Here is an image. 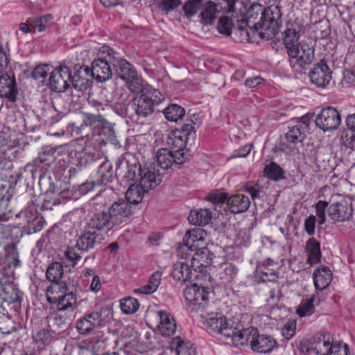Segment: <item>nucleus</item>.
Returning <instances> with one entry per match:
<instances>
[{
  "label": "nucleus",
  "instance_id": "nucleus-3",
  "mask_svg": "<svg viewBox=\"0 0 355 355\" xmlns=\"http://www.w3.org/2000/svg\"><path fill=\"white\" fill-rule=\"evenodd\" d=\"M72 132L81 137L91 139L95 135H112L113 125L101 114L89 112L82 113V121L80 124L73 123Z\"/></svg>",
  "mask_w": 355,
  "mask_h": 355
},
{
  "label": "nucleus",
  "instance_id": "nucleus-42",
  "mask_svg": "<svg viewBox=\"0 0 355 355\" xmlns=\"http://www.w3.org/2000/svg\"><path fill=\"white\" fill-rule=\"evenodd\" d=\"M164 114L168 121L178 122L184 116L185 110L178 104H171L164 109Z\"/></svg>",
  "mask_w": 355,
  "mask_h": 355
},
{
  "label": "nucleus",
  "instance_id": "nucleus-16",
  "mask_svg": "<svg viewBox=\"0 0 355 355\" xmlns=\"http://www.w3.org/2000/svg\"><path fill=\"white\" fill-rule=\"evenodd\" d=\"M159 320L157 329L164 336H170L175 334L177 324L173 316L167 311L160 310L156 312Z\"/></svg>",
  "mask_w": 355,
  "mask_h": 355
},
{
  "label": "nucleus",
  "instance_id": "nucleus-43",
  "mask_svg": "<svg viewBox=\"0 0 355 355\" xmlns=\"http://www.w3.org/2000/svg\"><path fill=\"white\" fill-rule=\"evenodd\" d=\"M284 42L287 49V53L300 46L299 34L294 28H288L284 31Z\"/></svg>",
  "mask_w": 355,
  "mask_h": 355
},
{
  "label": "nucleus",
  "instance_id": "nucleus-41",
  "mask_svg": "<svg viewBox=\"0 0 355 355\" xmlns=\"http://www.w3.org/2000/svg\"><path fill=\"white\" fill-rule=\"evenodd\" d=\"M202 12H200L201 20L204 24H212L216 19V14L217 12V6L211 1H208L201 8Z\"/></svg>",
  "mask_w": 355,
  "mask_h": 355
},
{
  "label": "nucleus",
  "instance_id": "nucleus-20",
  "mask_svg": "<svg viewBox=\"0 0 355 355\" xmlns=\"http://www.w3.org/2000/svg\"><path fill=\"white\" fill-rule=\"evenodd\" d=\"M251 343V349L259 353H268L276 346L277 343L271 336L259 334L257 329V334L253 336Z\"/></svg>",
  "mask_w": 355,
  "mask_h": 355
},
{
  "label": "nucleus",
  "instance_id": "nucleus-7",
  "mask_svg": "<svg viewBox=\"0 0 355 355\" xmlns=\"http://www.w3.org/2000/svg\"><path fill=\"white\" fill-rule=\"evenodd\" d=\"M184 295L192 311H201L202 313L207 309L209 293L204 287L193 284L184 290Z\"/></svg>",
  "mask_w": 355,
  "mask_h": 355
},
{
  "label": "nucleus",
  "instance_id": "nucleus-28",
  "mask_svg": "<svg viewBox=\"0 0 355 355\" xmlns=\"http://www.w3.org/2000/svg\"><path fill=\"white\" fill-rule=\"evenodd\" d=\"M70 291L71 289L67 286L66 282L64 280L52 282L46 290V295L47 300L49 303L53 304V302L58 301L60 297Z\"/></svg>",
  "mask_w": 355,
  "mask_h": 355
},
{
  "label": "nucleus",
  "instance_id": "nucleus-47",
  "mask_svg": "<svg viewBox=\"0 0 355 355\" xmlns=\"http://www.w3.org/2000/svg\"><path fill=\"white\" fill-rule=\"evenodd\" d=\"M202 6V0H188L182 6L184 15L190 19L197 14Z\"/></svg>",
  "mask_w": 355,
  "mask_h": 355
},
{
  "label": "nucleus",
  "instance_id": "nucleus-24",
  "mask_svg": "<svg viewBox=\"0 0 355 355\" xmlns=\"http://www.w3.org/2000/svg\"><path fill=\"white\" fill-rule=\"evenodd\" d=\"M187 137L185 133H182L179 130L171 132L166 139V144L175 154H184L183 150L187 143Z\"/></svg>",
  "mask_w": 355,
  "mask_h": 355
},
{
  "label": "nucleus",
  "instance_id": "nucleus-52",
  "mask_svg": "<svg viewBox=\"0 0 355 355\" xmlns=\"http://www.w3.org/2000/svg\"><path fill=\"white\" fill-rule=\"evenodd\" d=\"M124 80H125L126 85L131 92H138L139 91L141 92L143 89H141V80L137 71L135 72V74H131L128 78H125Z\"/></svg>",
  "mask_w": 355,
  "mask_h": 355
},
{
  "label": "nucleus",
  "instance_id": "nucleus-64",
  "mask_svg": "<svg viewBox=\"0 0 355 355\" xmlns=\"http://www.w3.org/2000/svg\"><path fill=\"white\" fill-rule=\"evenodd\" d=\"M53 321L60 329H64L69 325L70 320L64 317L60 313H58L54 316Z\"/></svg>",
  "mask_w": 355,
  "mask_h": 355
},
{
  "label": "nucleus",
  "instance_id": "nucleus-44",
  "mask_svg": "<svg viewBox=\"0 0 355 355\" xmlns=\"http://www.w3.org/2000/svg\"><path fill=\"white\" fill-rule=\"evenodd\" d=\"M218 275L220 279V284H227L233 281L236 275V268L232 264L223 265L218 272Z\"/></svg>",
  "mask_w": 355,
  "mask_h": 355
},
{
  "label": "nucleus",
  "instance_id": "nucleus-23",
  "mask_svg": "<svg viewBox=\"0 0 355 355\" xmlns=\"http://www.w3.org/2000/svg\"><path fill=\"white\" fill-rule=\"evenodd\" d=\"M211 256L209 252L204 248L197 250L191 260V266L196 272H202L209 266L211 261Z\"/></svg>",
  "mask_w": 355,
  "mask_h": 355
},
{
  "label": "nucleus",
  "instance_id": "nucleus-12",
  "mask_svg": "<svg viewBox=\"0 0 355 355\" xmlns=\"http://www.w3.org/2000/svg\"><path fill=\"white\" fill-rule=\"evenodd\" d=\"M351 200H342L340 202H334L328 207V214L330 218L336 222H345L349 220L353 216Z\"/></svg>",
  "mask_w": 355,
  "mask_h": 355
},
{
  "label": "nucleus",
  "instance_id": "nucleus-22",
  "mask_svg": "<svg viewBox=\"0 0 355 355\" xmlns=\"http://www.w3.org/2000/svg\"><path fill=\"white\" fill-rule=\"evenodd\" d=\"M301 128L302 127L297 125L291 127L282 138V145L290 149L295 148L296 145L301 143L306 136V132Z\"/></svg>",
  "mask_w": 355,
  "mask_h": 355
},
{
  "label": "nucleus",
  "instance_id": "nucleus-36",
  "mask_svg": "<svg viewBox=\"0 0 355 355\" xmlns=\"http://www.w3.org/2000/svg\"><path fill=\"white\" fill-rule=\"evenodd\" d=\"M191 266L183 261H178L173 266V277L179 282H187L191 279L192 269Z\"/></svg>",
  "mask_w": 355,
  "mask_h": 355
},
{
  "label": "nucleus",
  "instance_id": "nucleus-29",
  "mask_svg": "<svg viewBox=\"0 0 355 355\" xmlns=\"http://www.w3.org/2000/svg\"><path fill=\"white\" fill-rule=\"evenodd\" d=\"M332 281V272L326 266H322L314 270L313 282L317 290H324L330 284Z\"/></svg>",
  "mask_w": 355,
  "mask_h": 355
},
{
  "label": "nucleus",
  "instance_id": "nucleus-56",
  "mask_svg": "<svg viewBox=\"0 0 355 355\" xmlns=\"http://www.w3.org/2000/svg\"><path fill=\"white\" fill-rule=\"evenodd\" d=\"M64 257L68 263L73 267H74L81 259L80 254L76 251L75 245L67 248L64 252Z\"/></svg>",
  "mask_w": 355,
  "mask_h": 355
},
{
  "label": "nucleus",
  "instance_id": "nucleus-18",
  "mask_svg": "<svg viewBox=\"0 0 355 355\" xmlns=\"http://www.w3.org/2000/svg\"><path fill=\"white\" fill-rule=\"evenodd\" d=\"M112 67L119 78L122 80L128 78L136 71L134 67L126 60L121 58L117 53L112 50Z\"/></svg>",
  "mask_w": 355,
  "mask_h": 355
},
{
  "label": "nucleus",
  "instance_id": "nucleus-13",
  "mask_svg": "<svg viewBox=\"0 0 355 355\" xmlns=\"http://www.w3.org/2000/svg\"><path fill=\"white\" fill-rule=\"evenodd\" d=\"M186 160L184 154H175L172 150L161 148L156 153L155 164L162 169H168L173 166L180 165Z\"/></svg>",
  "mask_w": 355,
  "mask_h": 355
},
{
  "label": "nucleus",
  "instance_id": "nucleus-25",
  "mask_svg": "<svg viewBox=\"0 0 355 355\" xmlns=\"http://www.w3.org/2000/svg\"><path fill=\"white\" fill-rule=\"evenodd\" d=\"M21 217L24 218L25 223L30 232L40 231L44 226L43 218L34 209H28L21 213Z\"/></svg>",
  "mask_w": 355,
  "mask_h": 355
},
{
  "label": "nucleus",
  "instance_id": "nucleus-62",
  "mask_svg": "<svg viewBox=\"0 0 355 355\" xmlns=\"http://www.w3.org/2000/svg\"><path fill=\"white\" fill-rule=\"evenodd\" d=\"M316 218L313 215L309 216L304 221V230L309 235L315 233Z\"/></svg>",
  "mask_w": 355,
  "mask_h": 355
},
{
  "label": "nucleus",
  "instance_id": "nucleus-39",
  "mask_svg": "<svg viewBox=\"0 0 355 355\" xmlns=\"http://www.w3.org/2000/svg\"><path fill=\"white\" fill-rule=\"evenodd\" d=\"M27 22L35 31L42 32L52 25L53 16L48 14L39 17H29L27 19Z\"/></svg>",
  "mask_w": 355,
  "mask_h": 355
},
{
  "label": "nucleus",
  "instance_id": "nucleus-34",
  "mask_svg": "<svg viewBox=\"0 0 355 355\" xmlns=\"http://www.w3.org/2000/svg\"><path fill=\"white\" fill-rule=\"evenodd\" d=\"M305 250L308 256L307 262L309 264L313 265L320 261V243L314 237L309 238L306 241Z\"/></svg>",
  "mask_w": 355,
  "mask_h": 355
},
{
  "label": "nucleus",
  "instance_id": "nucleus-21",
  "mask_svg": "<svg viewBox=\"0 0 355 355\" xmlns=\"http://www.w3.org/2000/svg\"><path fill=\"white\" fill-rule=\"evenodd\" d=\"M90 68L87 66H80L74 74L71 75V86L78 91L85 92L90 86L89 79Z\"/></svg>",
  "mask_w": 355,
  "mask_h": 355
},
{
  "label": "nucleus",
  "instance_id": "nucleus-45",
  "mask_svg": "<svg viewBox=\"0 0 355 355\" xmlns=\"http://www.w3.org/2000/svg\"><path fill=\"white\" fill-rule=\"evenodd\" d=\"M33 339L39 345H48L55 340L54 332L42 329L33 335Z\"/></svg>",
  "mask_w": 355,
  "mask_h": 355
},
{
  "label": "nucleus",
  "instance_id": "nucleus-8",
  "mask_svg": "<svg viewBox=\"0 0 355 355\" xmlns=\"http://www.w3.org/2000/svg\"><path fill=\"white\" fill-rule=\"evenodd\" d=\"M128 178L139 181L140 187L146 192L156 187L161 182V179L154 171L148 168L142 169L140 164H135L129 171Z\"/></svg>",
  "mask_w": 355,
  "mask_h": 355
},
{
  "label": "nucleus",
  "instance_id": "nucleus-2",
  "mask_svg": "<svg viewBox=\"0 0 355 355\" xmlns=\"http://www.w3.org/2000/svg\"><path fill=\"white\" fill-rule=\"evenodd\" d=\"M246 21L242 24L248 26L262 40H271L279 32L282 24V13L278 6L264 7L254 2L246 12Z\"/></svg>",
  "mask_w": 355,
  "mask_h": 355
},
{
  "label": "nucleus",
  "instance_id": "nucleus-33",
  "mask_svg": "<svg viewBox=\"0 0 355 355\" xmlns=\"http://www.w3.org/2000/svg\"><path fill=\"white\" fill-rule=\"evenodd\" d=\"M114 178V170L112 163L105 160L98 167L96 173V182L99 185H105L111 182Z\"/></svg>",
  "mask_w": 355,
  "mask_h": 355
},
{
  "label": "nucleus",
  "instance_id": "nucleus-49",
  "mask_svg": "<svg viewBox=\"0 0 355 355\" xmlns=\"http://www.w3.org/2000/svg\"><path fill=\"white\" fill-rule=\"evenodd\" d=\"M263 172L264 175L272 180L278 181L284 178L282 169L274 162L266 165Z\"/></svg>",
  "mask_w": 355,
  "mask_h": 355
},
{
  "label": "nucleus",
  "instance_id": "nucleus-61",
  "mask_svg": "<svg viewBox=\"0 0 355 355\" xmlns=\"http://www.w3.org/2000/svg\"><path fill=\"white\" fill-rule=\"evenodd\" d=\"M226 199L227 196H225V194L219 191L211 193L206 198V200H209L213 204L223 203L226 200Z\"/></svg>",
  "mask_w": 355,
  "mask_h": 355
},
{
  "label": "nucleus",
  "instance_id": "nucleus-58",
  "mask_svg": "<svg viewBox=\"0 0 355 355\" xmlns=\"http://www.w3.org/2000/svg\"><path fill=\"white\" fill-rule=\"evenodd\" d=\"M296 322L293 320L287 321L282 329V335L287 340L295 334Z\"/></svg>",
  "mask_w": 355,
  "mask_h": 355
},
{
  "label": "nucleus",
  "instance_id": "nucleus-51",
  "mask_svg": "<svg viewBox=\"0 0 355 355\" xmlns=\"http://www.w3.org/2000/svg\"><path fill=\"white\" fill-rule=\"evenodd\" d=\"M270 266H272V265H262L259 266L261 279L263 282H275L278 277V273L276 270L270 268Z\"/></svg>",
  "mask_w": 355,
  "mask_h": 355
},
{
  "label": "nucleus",
  "instance_id": "nucleus-19",
  "mask_svg": "<svg viewBox=\"0 0 355 355\" xmlns=\"http://www.w3.org/2000/svg\"><path fill=\"white\" fill-rule=\"evenodd\" d=\"M17 94V89L15 77L7 73L0 76V97L14 102L16 100Z\"/></svg>",
  "mask_w": 355,
  "mask_h": 355
},
{
  "label": "nucleus",
  "instance_id": "nucleus-15",
  "mask_svg": "<svg viewBox=\"0 0 355 355\" xmlns=\"http://www.w3.org/2000/svg\"><path fill=\"white\" fill-rule=\"evenodd\" d=\"M98 240L100 238L98 232L87 228L85 225V230L77 236L75 247L80 252H87L95 247Z\"/></svg>",
  "mask_w": 355,
  "mask_h": 355
},
{
  "label": "nucleus",
  "instance_id": "nucleus-38",
  "mask_svg": "<svg viewBox=\"0 0 355 355\" xmlns=\"http://www.w3.org/2000/svg\"><path fill=\"white\" fill-rule=\"evenodd\" d=\"M161 279L162 272L157 271L150 276L147 284L135 290V292L146 295L152 294L157 290Z\"/></svg>",
  "mask_w": 355,
  "mask_h": 355
},
{
  "label": "nucleus",
  "instance_id": "nucleus-54",
  "mask_svg": "<svg viewBox=\"0 0 355 355\" xmlns=\"http://www.w3.org/2000/svg\"><path fill=\"white\" fill-rule=\"evenodd\" d=\"M51 67L49 64H40L34 68L31 76L35 80L44 79L49 73L51 74Z\"/></svg>",
  "mask_w": 355,
  "mask_h": 355
},
{
  "label": "nucleus",
  "instance_id": "nucleus-59",
  "mask_svg": "<svg viewBox=\"0 0 355 355\" xmlns=\"http://www.w3.org/2000/svg\"><path fill=\"white\" fill-rule=\"evenodd\" d=\"M219 33L230 35L231 34L232 23L229 18L226 16L219 19L218 26Z\"/></svg>",
  "mask_w": 355,
  "mask_h": 355
},
{
  "label": "nucleus",
  "instance_id": "nucleus-14",
  "mask_svg": "<svg viewBox=\"0 0 355 355\" xmlns=\"http://www.w3.org/2000/svg\"><path fill=\"white\" fill-rule=\"evenodd\" d=\"M332 71L324 60L314 65L309 73L311 81L318 87H325L331 81Z\"/></svg>",
  "mask_w": 355,
  "mask_h": 355
},
{
  "label": "nucleus",
  "instance_id": "nucleus-63",
  "mask_svg": "<svg viewBox=\"0 0 355 355\" xmlns=\"http://www.w3.org/2000/svg\"><path fill=\"white\" fill-rule=\"evenodd\" d=\"M349 347L347 344L334 343L333 349L329 355H348Z\"/></svg>",
  "mask_w": 355,
  "mask_h": 355
},
{
  "label": "nucleus",
  "instance_id": "nucleus-5",
  "mask_svg": "<svg viewBox=\"0 0 355 355\" xmlns=\"http://www.w3.org/2000/svg\"><path fill=\"white\" fill-rule=\"evenodd\" d=\"M103 56L94 60L90 69L91 76L99 83H104L112 76V49L103 46Z\"/></svg>",
  "mask_w": 355,
  "mask_h": 355
},
{
  "label": "nucleus",
  "instance_id": "nucleus-17",
  "mask_svg": "<svg viewBox=\"0 0 355 355\" xmlns=\"http://www.w3.org/2000/svg\"><path fill=\"white\" fill-rule=\"evenodd\" d=\"M206 236L207 233L204 230L195 227L186 232L182 243L188 250L193 251L203 248Z\"/></svg>",
  "mask_w": 355,
  "mask_h": 355
},
{
  "label": "nucleus",
  "instance_id": "nucleus-57",
  "mask_svg": "<svg viewBox=\"0 0 355 355\" xmlns=\"http://www.w3.org/2000/svg\"><path fill=\"white\" fill-rule=\"evenodd\" d=\"M261 189L259 184L252 182L246 183L243 187V190L250 195L252 200L260 198Z\"/></svg>",
  "mask_w": 355,
  "mask_h": 355
},
{
  "label": "nucleus",
  "instance_id": "nucleus-53",
  "mask_svg": "<svg viewBox=\"0 0 355 355\" xmlns=\"http://www.w3.org/2000/svg\"><path fill=\"white\" fill-rule=\"evenodd\" d=\"M181 3V0H159L158 7L162 12L167 14L178 8Z\"/></svg>",
  "mask_w": 355,
  "mask_h": 355
},
{
  "label": "nucleus",
  "instance_id": "nucleus-30",
  "mask_svg": "<svg viewBox=\"0 0 355 355\" xmlns=\"http://www.w3.org/2000/svg\"><path fill=\"white\" fill-rule=\"evenodd\" d=\"M171 351L175 350L177 355H196V348L188 340H184L179 336L174 338L170 345Z\"/></svg>",
  "mask_w": 355,
  "mask_h": 355
},
{
  "label": "nucleus",
  "instance_id": "nucleus-37",
  "mask_svg": "<svg viewBox=\"0 0 355 355\" xmlns=\"http://www.w3.org/2000/svg\"><path fill=\"white\" fill-rule=\"evenodd\" d=\"M211 219V213L207 209L191 211L188 217V220L191 224L198 226H203L208 224Z\"/></svg>",
  "mask_w": 355,
  "mask_h": 355
},
{
  "label": "nucleus",
  "instance_id": "nucleus-60",
  "mask_svg": "<svg viewBox=\"0 0 355 355\" xmlns=\"http://www.w3.org/2000/svg\"><path fill=\"white\" fill-rule=\"evenodd\" d=\"M328 207L327 201L320 200L316 204V216L318 218V223L322 225L325 223V211Z\"/></svg>",
  "mask_w": 355,
  "mask_h": 355
},
{
  "label": "nucleus",
  "instance_id": "nucleus-9",
  "mask_svg": "<svg viewBox=\"0 0 355 355\" xmlns=\"http://www.w3.org/2000/svg\"><path fill=\"white\" fill-rule=\"evenodd\" d=\"M49 85L52 90L63 92L71 86V70L65 65L55 68L49 77Z\"/></svg>",
  "mask_w": 355,
  "mask_h": 355
},
{
  "label": "nucleus",
  "instance_id": "nucleus-35",
  "mask_svg": "<svg viewBox=\"0 0 355 355\" xmlns=\"http://www.w3.org/2000/svg\"><path fill=\"white\" fill-rule=\"evenodd\" d=\"M56 304L57 309L59 311H73L77 306V297L76 295L70 291L63 295L58 301L53 302Z\"/></svg>",
  "mask_w": 355,
  "mask_h": 355
},
{
  "label": "nucleus",
  "instance_id": "nucleus-50",
  "mask_svg": "<svg viewBox=\"0 0 355 355\" xmlns=\"http://www.w3.org/2000/svg\"><path fill=\"white\" fill-rule=\"evenodd\" d=\"M313 301V297L302 300L296 311L297 313L300 317L309 316L313 314L315 311Z\"/></svg>",
  "mask_w": 355,
  "mask_h": 355
},
{
  "label": "nucleus",
  "instance_id": "nucleus-6",
  "mask_svg": "<svg viewBox=\"0 0 355 355\" xmlns=\"http://www.w3.org/2000/svg\"><path fill=\"white\" fill-rule=\"evenodd\" d=\"M201 315L204 318L203 323L209 333L228 337L232 332V328L229 327L225 317L220 313H209L205 310Z\"/></svg>",
  "mask_w": 355,
  "mask_h": 355
},
{
  "label": "nucleus",
  "instance_id": "nucleus-40",
  "mask_svg": "<svg viewBox=\"0 0 355 355\" xmlns=\"http://www.w3.org/2000/svg\"><path fill=\"white\" fill-rule=\"evenodd\" d=\"M146 192L138 185H131L125 193V200L128 205L132 208L131 205H138L143 199L144 193Z\"/></svg>",
  "mask_w": 355,
  "mask_h": 355
},
{
  "label": "nucleus",
  "instance_id": "nucleus-10",
  "mask_svg": "<svg viewBox=\"0 0 355 355\" xmlns=\"http://www.w3.org/2000/svg\"><path fill=\"white\" fill-rule=\"evenodd\" d=\"M315 121L317 127L325 132L337 129L341 123V117L336 108L327 107L322 109Z\"/></svg>",
  "mask_w": 355,
  "mask_h": 355
},
{
  "label": "nucleus",
  "instance_id": "nucleus-31",
  "mask_svg": "<svg viewBox=\"0 0 355 355\" xmlns=\"http://www.w3.org/2000/svg\"><path fill=\"white\" fill-rule=\"evenodd\" d=\"M94 328L104 327L110 322L112 314L107 307H101L99 311H94L87 314Z\"/></svg>",
  "mask_w": 355,
  "mask_h": 355
},
{
  "label": "nucleus",
  "instance_id": "nucleus-1",
  "mask_svg": "<svg viewBox=\"0 0 355 355\" xmlns=\"http://www.w3.org/2000/svg\"><path fill=\"white\" fill-rule=\"evenodd\" d=\"M87 212L85 225L97 232H105L116 230L120 225L127 223L132 214V209L122 199L107 207L97 198H92L83 208Z\"/></svg>",
  "mask_w": 355,
  "mask_h": 355
},
{
  "label": "nucleus",
  "instance_id": "nucleus-26",
  "mask_svg": "<svg viewBox=\"0 0 355 355\" xmlns=\"http://www.w3.org/2000/svg\"><path fill=\"white\" fill-rule=\"evenodd\" d=\"M255 334H257V329L252 327L237 331L232 329V332L227 338H230L235 345H245L248 344L251 345L252 339H254L253 336Z\"/></svg>",
  "mask_w": 355,
  "mask_h": 355
},
{
  "label": "nucleus",
  "instance_id": "nucleus-46",
  "mask_svg": "<svg viewBox=\"0 0 355 355\" xmlns=\"http://www.w3.org/2000/svg\"><path fill=\"white\" fill-rule=\"evenodd\" d=\"M63 275L62 266L58 263L55 262L51 263L46 270V278L51 282L61 281Z\"/></svg>",
  "mask_w": 355,
  "mask_h": 355
},
{
  "label": "nucleus",
  "instance_id": "nucleus-27",
  "mask_svg": "<svg viewBox=\"0 0 355 355\" xmlns=\"http://www.w3.org/2000/svg\"><path fill=\"white\" fill-rule=\"evenodd\" d=\"M227 205L232 213L240 214L248 209L250 201L249 198L243 194H236L227 199Z\"/></svg>",
  "mask_w": 355,
  "mask_h": 355
},
{
  "label": "nucleus",
  "instance_id": "nucleus-48",
  "mask_svg": "<svg viewBox=\"0 0 355 355\" xmlns=\"http://www.w3.org/2000/svg\"><path fill=\"white\" fill-rule=\"evenodd\" d=\"M120 306L121 311L124 313L132 314L138 310L139 303L137 299L132 297H128L121 300Z\"/></svg>",
  "mask_w": 355,
  "mask_h": 355
},
{
  "label": "nucleus",
  "instance_id": "nucleus-4",
  "mask_svg": "<svg viewBox=\"0 0 355 355\" xmlns=\"http://www.w3.org/2000/svg\"><path fill=\"white\" fill-rule=\"evenodd\" d=\"M164 100V95L150 86L143 88L141 93L136 96L130 105L137 116L146 117L151 115L155 107Z\"/></svg>",
  "mask_w": 355,
  "mask_h": 355
},
{
  "label": "nucleus",
  "instance_id": "nucleus-55",
  "mask_svg": "<svg viewBox=\"0 0 355 355\" xmlns=\"http://www.w3.org/2000/svg\"><path fill=\"white\" fill-rule=\"evenodd\" d=\"M76 329L80 334H85L92 331L94 327L92 325L87 315L76 322Z\"/></svg>",
  "mask_w": 355,
  "mask_h": 355
},
{
  "label": "nucleus",
  "instance_id": "nucleus-32",
  "mask_svg": "<svg viewBox=\"0 0 355 355\" xmlns=\"http://www.w3.org/2000/svg\"><path fill=\"white\" fill-rule=\"evenodd\" d=\"M335 343L325 340L324 336L314 338L311 343V347L306 349L308 352H314L316 355H329Z\"/></svg>",
  "mask_w": 355,
  "mask_h": 355
},
{
  "label": "nucleus",
  "instance_id": "nucleus-11",
  "mask_svg": "<svg viewBox=\"0 0 355 355\" xmlns=\"http://www.w3.org/2000/svg\"><path fill=\"white\" fill-rule=\"evenodd\" d=\"M290 63L292 67L295 68L297 71L304 69L306 66L310 64L314 58L313 50L311 48L300 46L291 50L288 53Z\"/></svg>",
  "mask_w": 355,
  "mask_h": 355
}]
</instances>
